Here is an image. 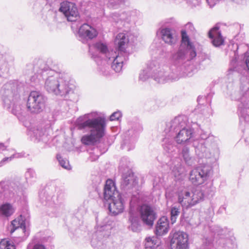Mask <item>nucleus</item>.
Returning a JSON list of instances; mask_svg holds the SVG:
<instances>
[{"label": "nucleus", "mask_w": 249, "mask_h": 249, "mask_svg": "<svg viewBox=\"0 0 249 249\" xmlns=\"http://www.w3.org/2000/svg\"><path fill=\"white\" fill-rule=\"evenodd\" d=\"M40 65L41 68L38 71L36 70V67H34V70L36 71L37 76L39 75L40 76L47 75L44 83L45 89L49 93L70 99V95L73 94V91L69 85L68 76L49 69L41 61L40 62Z\"/></svg>", "instance_id": "obj_2"}, {"label": "nucleus", "mask_w": 249, "mask_h": 249, "mask_svg": "<svg viewBox=\"0 0 249 249\" xmlns=\"http://www.w3.org/2000/svg\"><path fill=\"white\" fill-rule=\"evenodd\" d=\"M76 123L78 129H88L89 131V134L84 135L81 138L82 142L85 145L94 144L105 135V119L99 116L96 112L80 116L78 118Z\"/></svg>", "instance_id": "obj_3"}, {"label": "nucleus", "mask_w": 249, "mask_h": 249, "mask_svg": "<svg viewBox=\"0 0 249 249\" xmlns=\"http://www.w3.org/2000/svg\"><path fill=\"white\" fill-rule=\"evenodd\" d=\"M236 62L234 61V60H232V62H231V63H235Z\"/></svg>", "instance_id": "obj_59"}, {"label": "nucleus", "mask_w": 249, "mask_h": 249, "mask_svg": "<svg viewBox=\"0 0 249 249\" xmlns=\"http://www.w3.org/2000/svg\"><path fill=\"white\" fill-rule=\"evenodd\" d=\"M166 136L162 139V146L164 150L171 155H173L177 149L176 146L174 144V139L169 136V133H166Z\"/></svg>", "instance_id": "obj_27"}, {"label": "nucleus", "mask_w": 249, "mask_h": 249, "mask_svg": "<svg viewBox=\"0 0 249 249\" xmlns=\"http://www.w3.org/2000/svg\"><path fill=\"white\" fill-rule=\"evenodd\" d=\"M63 195L60 193L56 196L52 193L46 191H42L39 194V201L46 207L47 212L51 216H57L63 209L64 206L61 202Z\"/></svg>", "instance_id": "obj_11"}, {"label": "nucleus", "mask_w": 249, "mask_h": 249, "mask_svg": "<svg viewBox=\"0 0 249 249\" xmlns=\"http://www.w3.org/2000/svg\"><path fill=\"white\" fill-rule=\"evenodd\" d=\"M148 68L151 73V78L159 83L164 84L179 78V74L174 72L173 68L169 69L167 67H161L157 60L150 61Z\"/></svg>", "instance_id": "obj_10"}, {"label": "nucleus", "mask_w": 249, "mask_h": 249, "mask_svg": "<svg viewBox=\"0 0 249 249\" xmlns=\"http://www.w3.org/2000/svg\"><path fill=\"white\" fill-rule=\"evenodd\" d=\"M181 43L178 50L171 56L174 72L179 74V77L191 75V61L196 56L195 48L185 31H181Z\"/></svg>", "instance_id": "obj_1"}, {"label": "nucleus", "mask_w": 249, "mask_h": 249, "mask_svg": "<svg viewBox=\"0 0 249 249\" xmlns=\"http://www.w3.org/2000/svg\"><path fill=\"white\" fill-rule=\"evenodd\" d=\"M92 57L95 59L97 65L99 66L98 71L101 72L102 74L107 75L109 73L108 67L105 64V62L103 61L101 62V66H99V62L97 61L98 58H96L94 55H92Z\"/></svg>", "instance_id": "obj_39"}, {"label": "nucleus", "mask_w": 249, "mask_h": 249, "mask_svg": "<svg viewBox=\"0 0 249 249\" xmlns=\"http://www.w3.org/2000/svg\"><path fill=\"white\" fill-rule=\"evenodd\" d=\"M205 142L203 140H196L193 142L196 154L199 159H210L219 153L217 142L208 143Z\"/></svg>", "instance_id": "obj_12"}, {"label": "nucleus", "mask_w": 249, "mask_h": 249, "mask_svg": "<svg viewBox=\"0 0 249 249\" xmlns=\"http://www.w3.org/2000/svg\"><path fill=\"white\" fill-rule=\"evenodd\" d=\"M107 227V225L102 226L99 230H98L93 233L91 243L94 249H115L111 244L109 245H107L103 241L100 240L103 238H105L106 236H108L109 232L106 233L104 231V230Z\"/></svg>", "instance_id": "obj_16"}, {"label": "nucleus", "mask_w": 249, "mask_h": 249, "mask_svg": "<svg viewBox=\"0 0 249 249\" xmlns=\"http://www.w3.org/2000/svg\"><path fill=\"white\" fill-rule=\"evenodd\" d=\"M138 183V179L131 170H128L123 174L121 182V188L126 193L131 194V190L135 187Z\"/></svg>", "instance_id": "obj_17"}, {"label": "nucleus", "mask_w": 249, "mask_h": 249, "mask_svg": "<svg viewBox=\"0 0 249 249\" xmlns=\"http://www.w3.org/2000/svg\"><path fill=\"white\" fill-rule=\"evenodd\" d=\"M220 24L219 23L216 24L209 32V36L212 39V43L213 45L215 47L220 46L223 44L224 41L221 32L219 31Z\"/></svg>", "instance_id": "obj_25"}, {"label": "nucleus", "mask_w": 249, "mask_h": 249, "mask_svg": "<svg viewBox=\"0 0 249 249\" xmlns=\"http://www.w3.org/2000/svg\"><path fill=\"white\" fill-rule=\"evenodd\" d=\"M142 130V127L141 124H134L131 128L124 134L121 148L128 151L134 149L139 134Z\"/></svg>", "instance_id": "obj_13"}, {"label": "nucleus", "mask_w": 249, "mask_h": 249, "mask_svg": "<svg viewBox=\"0 0 249 249\" xmlns=\"http://www.w3.org/2000/svg\"><path fill=\"white\" fill-rule=\"evenodd\" d=\"M220 0H206L210 7H213Z\"/></svg>", "instance_id": "obj_48"}, {"label": "nucleus", "mask_w": 249, "mask_h": 249, "mask_svg": "<svg viewBox=\"0 0 249 249\" xmlns=\"http://www.w3.org/2000/svg\"><path fill=\"white\" fill-rule=\"evenodd\" d=\"M222 241V239H221V240L219 241V244L221 243Z\"/></svg>", "instance_id": "obj_60"}, {"label": "nucleus", "mask_w": 249, "mask_h": 249, "mask_svg": "<svg viewBox=\"0 0 249 249\" xmlns=\"http://www.w3.org/2000/svg\"><path fill=\"white\" fill-rule=\"evenodd\" d=\"M14 212L13 206L9 203H6L0 206V213L5 216H9Z\"/></svg>", "instance_id": "obj_31"}, {"label": "nucleus", "mask_w": 249, "mask_h": 249, "mask_svg": "<svg viewBox=\"0 0 249 249\" xmlns=\"http://www.w3.org/2000/svg\"><path fill=\"white\" fill-rule=\"evenodd\" d=\"M196 188L193 186L181 187L178 193V201L182 207L188 208L192 207L203 200L204 189Z\"/></svg>", "instance_id": "obj_9"}, {"label": "nucleus", "mask_w": 249, "mask_h": 249, "mask_svg": "<svg viewBox=\"0 0 249 249\" xmlns=\"http://www.w3.org/2000/svg\"><path fill=\"white\" fill-rule=\"evenodd\" d=\"M146 249H154L159 246V242L157 237L153 236L152 237H147L145 239L144 243Z\"/></svg>", "instance_id": "obj_32"}, {"label": "nucleus", "mask_w": 249, "mask_h": 249, "mask_svg": "<svg viewBox=\"0 0 249 249\" xmlns=\"http://www.w3.org/2000/svg\"><path fill=\"white\" fill-rule=\"evenodd\" d=\"M230 71H238L236 67H234V68H233V69H232L231 68V69H230Z\"/></svg>", "instance_id": "obj_54"}, {"label": "nucleus", "mask_w": 249, "mask_h": 249, "mask_svg": "<svg viewBox=\"0 0 249 249\" xmlns=\"http://www.w3.org/2000/svg\"><path fill=\"white\" fill-rule=\"evenodd\" d=\"M0 93L4 108L16 116H18L22 114L20 99L18 92L17 83L10 81L6 83L2 87Z\"/></svg>", "instance_id": "obj_8"}, {"label": "nucleus", "mask_w": 249, "mask_h": 249, "mask_svg": "<svg viewBox=\"0 0 249 249\" xmlns=\"http://www.w3.org/2000/svg\"><path fill=\"white\" fill-rule=\"evenodd\" d=\"M12 225L15 229L13 230L14 231L15 230L20 228L22 230V231H24L25 229V223L23 221L20 222L19 220L15 219L12 222Z\"/></svg>", "instance_id": "obj_42"}, {"label": "nucleus", "mask_w": 249, "mask_h": 249, "mask_svg": "<svg viewBox=\"0 0 249 249\" xmlns=\"http://www.w3.org/2000/svg\"><path fill=\"white\" fill-rule=\"evenodd\" d=\"M10 183L8 181H3L0 182V195H3L4 197H7L8 194L12 192L10 188ZM1 196H0V197Z\"/></svg>", "instance_id": "obj_33"}, {"label": "nucleus", "mask_w": 249, "mask_h": 249, "mask_svg": "<svg viewBox=\"0 0 249 249\" xmlns=\"http://www.w3.org/2000/svg\"><path fill=\"white\" fill-rule=\"evenodd\" d=\"M245 64L248 70L249 71V55L247 56L246 58Z\"/></svg>", "instance_id": "obj_51"}, {"label": "nucleus", "mask_w": 249, "mask_h": 249, "mask_svg": "<svg viewBox=\"0 0 249 249\" xmlns=\"http://www.w3.org/2000/svg\"><path fill=\"white\" fill-rule=\"evenodd\" d=\"M27 249H30L28 247ZM46 249L45 247L41 244H36L32 249Z\"/></svg>", "instance_id": "obj_49"}, {"label": "nucleus", "mask_w": 249, "mask_h": 249, "mask_svg": "<svg viewBox=\"0 0 249 249\" xmlns=\"http://www.w3.org/2000/svg\"><path fill=\"white\" fill-rule=\"evenodd\" d=\"M212 169V167L207 164L198 166L190 171L189 180L196 185L202 184L211 175Z\"/></svg>", "instance_id": "obj_15"}, {"label": "nucleus", "mask_w": 249, "mask_h": 249, "mask_svg": "<svg viewBox=\"0 0 249 249\" xmlns=\"http://www.w3.org/2000/svg\"><path fill=\"white\" fill-rule=\"evenodd\" d=\"M150 77L151 78V73L148 68V64L147 68L141 71L139 74V80L142 82L146 81Z\"/></svg>", "instance_id": "obj_35"}, {"label": "nucleus", "mask_w": 249, "mask_h": 249, "mask_svg": "<svg viewBox=\"0 0 249 249\" xmlns=\"http://www.w3.org/2000/svg\"><path fill=\"white\" fill-rule=\"evenodd\" d=\"M111 201L108 205L109 212L114 215L122 213L124 210V203L122 196L114 198Z\"/></svg>", "instance_id": "obj_24"}, {"label": "nucleus", "mask_w": 249, "mask_h": 249, "mask_svg": "<svg viewBox=\"0 0 249 249\" xmlns=\"http://www.w3.org/2000/svg\"><path fill=\"white\" fill-rule=\"evenodd\" d=\"M227 97L233 101H238V112L239 116L240 124L249 123V80L244 78L238 88L231 83L227 87L226 92Z\"/></svg>", "instance_id": "obj_6"}, {"label": "nucleus", "mask_w": 249, "mask_h": 249, "mask_svg": "<svg viewBox=\"0 0 249 249\" xmlns=\"http://www.w3.org/2000/svg\"><path fill=\"white\" fill-rule=\"evenodd\" d=\"M212 192V190H208V191L206 192L205 193L207 195H210L211 194V192Z\"/></svg>", "instance_id": "obj_55"}, {"label": "nucleus", "mask_w": 249, "mask_h": 249, "mask_svg": "<svg viewBox=\"0 0 249 249\" xmlns=\"http://www.w3.org/2000/svg\"><path fill=\"white\" fill-rule=\"evenodd\" d=\"M185 116H178L166 124V133L173 137L178 144L188 142L193 138L194 130L187 124Z\"/></svg>", "instance_id": "obj_7"}, {"label": "nucleus", "mask_w": 249, "mask_h": 249, "mask_svg": "<svg viewBox=\"0 0 249 249\" xmlns=\"http://www.w3.org/2000/svg\"><path fill=\"white\" fill-rule=\"evenodd\" d=\"M97 35L98 33L95 29L85 23L79 29L78 38L80 41L85 43L89 39H92L95 37Z\"/></svg>", "instance_id": "obj_21"}, {"label": "nucleus", "mask_w": 249, "mask_h": 249, "mask_svg": "<svg viewBox=\"0 0 249 249\" xmlns=\"http://www.w3.org/2000/svg\"><path fill=\"white\" fill-rule=\"evenodd\" d=\"M179 155L187 165L191 166L195 164V159L191 156L188 146H183L179 152Z\"/></svg>", "instance_id": "obj_28"}, {"label": "nucleus", "mask_w": 249, "mask_h": 249, "mask_svg": "<svg viewBox=\"0 0 249 249\" xmlns=\"http://www.w3.org/2000/svg\"><path fill=\"white\" fill-rule=\"evenodd\" d=\"M183 171V169L181 167L180 164H178L177 165H175L173 169V172L174 173V176L176 177L179 176L182 174Z\"/></svg>", "instance_id": "obj_44"}, {"label": "nucleus", "mask_w": 249, "mask_h": 249, "mask_svg": "<svg viewBox=\"0 0 249 249\" xmlns=\"http://www.w3.org/2000/svg\"><path fill=\"white\" fill-rule=\"evenodd\" d=\"M33 134L34 136L39 141L43 140V136L44 135V132L42 128H37L33 130Z\"/></svg>", "instance_id": "obj_43"}, {"label": "nucleus", "mask_w": 249, "mask_h": 249, "mask_svg": "<svg viewBox=\"0 0 249 249\" xmlns=\"http://www.w3.org/2000/svg\"><path fill=\"white\" fill-rule=\"evenodd\" d=\"M139 195H132L130 201L128 222L129 228L134 232H138L141 230V223L139 214L144 224L152 226L156 219V213L149 205L143 204L139 206Z\"/></svg>", "instance_id": "obj_4"}, {"label": "nucleus", "mask_w": 249, "mask_h": 249, "mask_svg": "<svg viewBox=\"0 0 249 249\" xmlns=\"http://www.w3.org/2000/svg\"><path fill=\"white\" fill-rule=\"evenodd\" d=\"M185 30L184 31H186H186L191 34H194L195 32V28L194 26V25L191 22H188L185 25Z\"/></svg>", "instance_id": "obj_45"}, {"label": "nucleus", "mask_w": 249, "mask_h": 249, "mask_svg": "<svg viewBox=\"0 0 249 249\" xmlns=\"http://www.w3.org/2000/svg\"><path fill=\"white\" fill-rule=\"evenodd\" d=\"M121 112L120 111H116L112 113L110 116V121L118 120L121 117Z\"/></svg>", "instance_id": "obj_46"}, {"label": "nucleus", "mask_w": 249, "mask_h": 249, "mask_svg": "<svg viewBox=\"0 0 249 249\" xmlns=\"http://www.w3.org/2000/svg\"><path fill=\"white\" fill-rule=\"evenodd\" d=\"M210 228L212 232H214L215 234L220 236L221 238L225 237L227 238L230 232V230L228 228H221L218 226H214Z\"/></svg>", "instance_id": "obj_30"}, {"label": "nucleus", "mask_w": 249, "mask_h": 249, "mask_svg": "<svg viewBox=\"0 0 249 249\" xmlns=\"http://www.w3.org/2000/svg\"><path fill=\"white\" fill-rule=\"evenodd\" d=\"M59 11L64 14L70 21H75L79 17L77 8L73 2L68 1L61 2Z\"/></svg>", "instance_id": "obj_18"}, {"label": "nucleus", "mask_w": 249, "mask_h": 249, "mask_svg": "<svg viewBox=\"0 0 249 249\" xmlns=\"http://www.w3.org/2000/svg\"><path fill=\"white\" fill-rule=\"evenodd\" d=\"M169 230V222L167 217L162 216L157 221L156 225L155 233L161 236L166 234Z\"/></svg>", "instance_id": "obj_26"}, {"label": "nucleus", "mask_w": 249, "mask_h": 249, "mask_svg": "<svg viewBox=\"0 0 249 249\" xmlns=\"http://www.w3.org/2000/svg\"><path fill=\"white\" fill-rule=\"evenodd\" d=\"M121 196L116 190V187L112 180L108 179L106 181L104 190V198L106 201H109Z\"/></svg>", "instance_id": "obj_23"}, {"label": "nucleus", "mask_w": 249, "mask_h": 249, "mask_svg": "<svg viewBox=\"0 0 249 249\" xmlns=\"http://www.w3.org/2000/svg\"><path fill=\"white\" fill-rule=\"evenodd\" d=\"M14 158H15V154H13L12 155V156L9 157H5V158H3L0 161V163H1L0 166L3 165L6 162H8L11 161Z\"/></svg>", "instance_id": "obj_47"}, {"label": "nucleus", "mask_w": 249, "mask_h": 249, "mask_svg": "<svg viewBox=\"0 0 249 249\" xmlns=\"http://www.w3.org/2000/svg\"><path fill=\"white\" fill-rule=\"evenodd\" d=\"M164 46H163L160 42L154 43L151 46V50L153 52H155L156 54L159 55H163L165 52Z\"/></svg>", "instance_id": "obj_34"}, {"label": "nucleus", "mask_w": 249, "mask_h": 249, "mask_svg": "<svg viewBox=\"0 0 249 249\" xmlns=\"http://www.w3.org/2000/svg\"><path fill=\"white\" fill-rule=\"evenodd\" d=\"M198 140H203L205 141V143H212L216 142V138L213 136H210L206 132H202L200 135V138Z\"/></svg>", "instance_id": "obj_36"}, {"label": "nucleus", "mask_w": 249, "mask_h": 249, "mask_svg": "<svg viewBox=\"0 0 249 249\" xmlns=\"http://www.w3.org/2000/svg\"><path fill=\"white\" fill-rule=\"evenodd\" d=\"M203 243L205 244V246L208 247L212 244V240L210 238H206L205 239V241L203 242Z\"/></svg>", "instance_id": "obj_50"}, {"label": "nucleus", "mask_w": 249, "mask_h": 249, "mask_svg": "<svg viewBox=\"0 0 249 249\" xmlns=\"http://www.w3.org/2000/svg\"><path fill=\"white\" fill-rule=\"evenodd\" d=\"M24 177L27 183L31 185L36 182L37 179V176L35 170L31 168L27 169Z\"/></svg>", "instance_id": "obj_29"}, {"label": "nucleus", "mask_w": 249, "mask_h": 249, "mask_svg": "<svg viewBox=\"0 0 249 249\" xmlns=\"http://www.w3.org/2000/svg\"><path fill=\"white\" fill-rule=\"evenodd\" d=\"M6 146L3 143H0V151H3L6 149Z\"/></svg>", "instance_id": "obj_52"}, {"label": "nucleus", "mask_w": 249, "mask_h": 249, "mask_svg": "<svg viewBox=\"0 0 249 249\" xmlns=\"http://www.w3.org/2000/svg\"><path fill=\"white\" fill-rule=\"evenodd\" d=\"M0 249H16V247L12 241L4 239L0 242Z\"/></svg>", "instance_id": "obj_38"}, {"label": "nucleus", "mask_w": 249, "mask_h": 249, "mask_svg": "<svg viewBox=\"0 0 249 249\" xmlns=\"http://www.w3.org/2000/svg\"><path fill=\"white\" fill-rule=\"evenodd\" d=\"M129 41L128 35L124 33H120L116 37L115 43L118 45V52L108 51L106 44L98 42L94 44V48L106 57L107 63L111 64V68L116 72L122 71L124 63L128 59L127 53L124 52L125 44Z\"/></svg>", "instance_id": "obj_5"}, {"label": "nucleus", "mask_w": 249, "mask_h": 249, "mask_svg": "<svg viewBox=\"0 0 249 249\" xmlns=\"http://www.w3.org/2000/svg\"><path fill=\"white\" fill-rule=\"evenodd\" d=\"M45 96L39 91L30 92L27 102V108L31 113L38 114L42 112L45 107Z\"/></svg>", "instance_id": "obj_14"}, {"label": "nucleus", "mask_w": 249, "mask_h": 249, "mask_svg": "<svg viewBox=\"0 0 249 249\" xmlns=\"http://www.w3.org/2000/svg\"><path fill=\"white\" fill-rule=\"evenodd\" d=\"M197 2V5H198L199 4V3L200 2V1L201 0H196Z\"/></svg>", "instance_id": "obj_58"}, {"label": "nucleus", "mask_w": 249, "mask_h": 249, "mask_svg": "<svg viewBox=\"0 0 249 249\" xmlns=\"http://www.w3.org/2000/svg\"><path fill=\"white\" fill-rule=\"evenodd\" d=\"M243 125H245V126H246V125H249V123H244V124H243Z\"/></svg>", "instance_id": "obj_57"}, {"label": "nucleus", "mask_w": 249, "mask_h": 249, "mask_svg": "<svg viewBox=\"0 0 249 249\" xmlns=\"http://www.w3.org/2000/svg\"><path fill=\"white\" fill-rule=\"evenodd\" d=\"M56 158L61 166L68 170L71 169L69 161L67 159H64L60 154H57Z\"/></svg>", "instance_id": "obj_41"}, {"label": "nucleus", "mask_w": 249, "mask_h": 249, "mask_svg": "<svg viewBox=\"0 0 249 249\" xmlns=\"http://www.w3.org/2000/svg\"><path fill=\"white\" fill-rule=\"evenodd\" d=\"M237 4H243L244 2V0H231Z\"/></svg>", "instance_id": "obj_53"}, {"label": "nucleus", "mask_w": 249, "mask_h": 249, "mask_svg": "<svg viewBox=\"0 0 249 249\" xmlns=\"http://www.w3.org/2000/svg\"><path fill=\"white\" fill-rule=\"evenodd\" d=\"M7 64L2 55H0V76H1L4 73L8 72Z\"/></svg>", "instance_id": "obj_40"}, {"label": "nucleus", "mask_w": 249, "mask_h": 249, "mask_svg": "<svg viewBox=\"0 0 249 249\" xmlns=\"http://www.w3.org/2000/svg\"><path fill=\"white\" fill-rule=\"evenodd\" d=\"M110 20L111 21L115 22L116 23L121 24L124 22L125 23H135L137 20L136 12L135 11H131L127 12H122L121 13H112L110 15ZM123 25L124 26V23Z\"/></svg>", "instance_id": "obj_20"}, {"label": "nucleus", "mask_w": 249, "mask_h": 249, "mask_svg": "<svg viewBox=\"0 0 249 249\" xmlns=\"http://www.w3.org/2000/svg\"><path fill=\"white\" fill-rule=\"evenodd\" d=\"M157 34L166 44L173 45L176 43L177 34L176 30L173 28L161 27L157 31Z\"/></svg>", "instance_id": "obj_19"}, {"label": "nucleus", "mask_w": 249, "mask_h": 249, "mask_svg": "<svg viewBox=\"0 0 249 249\" xmlns=\"http://www.w3.org/2000/svg\"><path fill=\"white\" fill-rule=\"evenodd\" d=\"M180 207H172L170 210L171 221L172 224L176 222L177 217L180 213Z\"/></svg>", "instance_id": "obj_37"}, {"label": "nucleus", "mask_w": 249, "mask_h": 249, "mask_svg": "<svg viewBox=\"0 0 249 249\" xmlns=\"http://www.w3.org/2000/svg\"><path fill=\"white\" fill-rule=\"evenodd\" d=\"M202 98V97H200V96H198V98H197V101L198 102H199L200 99Z\"/></svg>", "instance_id": "obj_56"}, {"label": "nucleus", "mask_w": 249, "mask_h": 249, "mask_svg": "<svg viewBox=\"0 0 249 249\" xmlns=\"http://www.w3.org/2000/svg\"><path fill=\"white\" fill-rule=\"evenodd\" d=\"M188 240L187 233L178 231L174 234L171 241V246H176V249H187L188 247Z\"/></svg>", "instance_id": "obj_22"}]
</instances>
